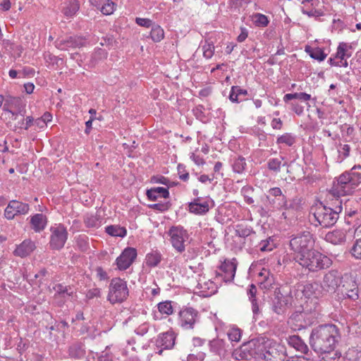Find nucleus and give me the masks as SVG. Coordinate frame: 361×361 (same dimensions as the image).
<instances>
[{
  "label": "nucleus",
  "mask_w": 361,
  "mask_h": 361,
  "mask_svg": "<svg viewBox=\"0 0 361 361\" xmlns=\"http://www.w3.org/2000/svg\"><path fill=\"white\" fill-rule=\"evenodd\" d=\"M106 232L111 236L124 237L126 235V229L118 225L108 226L105 228Z\"/></svg>",
  "instance_id": "nucleus-34"
},
{
  "label": "nucleus",
  "mask_w": 361,
  "mask_h": 361,
  "mask_svg": "<svg viewBox=\"0 0 361 361\" xmlns=\"http://www.w3.org/2000/svg\"><path fill=\"white\" fill-rule=\"evenodd\" d=\"M128 295L126 281L120 278L111 279L109 285L108 300L111 304L122 302Z\"/></svg>",
  "instance_id": "nucleus-7"
},
{
  "label": "nucleus",
  "mask_w": 361,
  "mask_h": 361,
  "mask_svg": "<svg viewBox=\"0 0 361 361\" xmlns=\"http://www.w3.org/2000/svg\"><path fill=\"white\" fill-rule=\"evenodd\" d=\"M256 360L283 361L287 357L285 345L267 337L256 338Z\"/></svg>",
  "instance_id": "nucleus-3"
},
{
  "label": "nucleus",
  "mask_w": 361,
  "mask_h": 361,
  "mask_svg": "<svg viewBox=\"0 0 361 361\" xmlns=\"http://www.w3.org/2000/svg\"><path fill=\"white\" fill-rule=\"evenodd\" d=\"M80 4L77 0H73L66 4L62 9L61 12L63 15L68 18H72L79 10Z\"/></svg>",
  "instance_id": "nucleus-30"
},
{
  "label": "nucleus",
  "mask_w": 361,
  "mask_h": 361,
  "mask_svg": "<svg viewBox=\"0 0 361 361\" xmlns=\"http://www.w3.org/2000/svg\"><path fill=\"white\" fill-rule=\"evenodd\" d=\"M351 253L356 259H361V238L355 241L351 249Z\"/></svg>",
  "instance_id": "nucleus-48"
},
{
  "label": "nucleus",
  "mask_w": 361,
  "mask_h": 361,
  "mask_svg": "<svg viewBox=\"0 0 361 361\" xmlns=\"http://www.w3.org/2000/svg\"><path fill=\"white\" fill-rule=\"evenodd\" d=\"M35 243L30 240H25L14 250V255L20 257L29 255L35 249Z\"/></svg>",
  "instance_id": "nucleus-27"
},
{
  "label": "nucleus",
  "mask_w": 361,
  "mask_h": 361,
  "mask_svg": "<svg viewBox=\"0 0 361 361\" xmlns=\"http://www.w3.org/2000/svg\"><path fill=\"white\" fill-rule=\"evenodd\" d=\"M288 344L302 353H307L309 350L306 343L298 336H292L288 339Z\"/></svg>",
  "instance_id": "nucleus-29"
},
{
  "label": "nucleus",
  "mask_w": 361,
  "mask_h": 361,
  "mask_svg": "<svg viewBox=\"0 0 361 361\" xmlns=\"http://www.w3.org/2000/svg\"><path fill=\"white\" fill-rule=\"evenodd\" d=\"M348 185H350L352 194L355 188L361 185V173L355 171L350 172V183H348Z\"/></svg>",
  "instance_id": "nucleus-37"
},
{
  "label": "nucleus",
  "mask_w": 361,
  "mask_h": 361,
  "mask_svg": "<svg viewBox=\"0 0 361 361\" xmlns=\"http://www.w3.org/2000/svg\"><path fill=\"white\" fill-rule=\"evenodd\" d=\"M176 336L173 331H167L159 335L156 340V345L160 350L158 354L161 355L164 349H171L175 345Z\"/></svg>",
  "instance_id": "nucleus-17"
},
{
  "label": "nucleus",
  "mask_w": 361,
  "mask_h": 361,
  "mask_svg": "<svg viewBox=\"0 0 361 361\" xmlns=\"http://www.w3.org/2000/svg\"><path fill=\"white\" fill-rule=\"evenodd\" d=\"M290 293V287L287 285L280 286L275 288L271 296V306L274 312L277 314H283L286 312Z\"/></svg>",
  "instance_id": "nucleus-6"
},
{
  "label": "nucleus",
  "mask_w": 361,
  "mask_h": 361,
  "mask_svg": "<svg viewBox=\"0 0 361 361\" xmlns=\"http://www.w3.org/2000/svg\"><path fill=\"white\" fill-rule=\"evenodd\" d=\"M170 206H171V204L169 202H159V203H155V204L148 205V207L150 209L160 211V212H165V211L168 210L169 209Z\"/></svg>",
  "instance_id": "nucleus-50"
},
{
  "label": "nucleus",
  "mask_w": 361,
  "mask_h": 361,
  "mask_svg": "<svg viewBox=\"0 0 361 361\" xmlns=\"http://www.w3.org/2000/svg\"><path fill=\"white\" fill-rule=\"evenodd\" d=\"M69 355L71 357L80 359L85 355V350L80 343H74L69 347Z\"/></svg>",
  "instance_id": "nucleus-35"
},
{
  "label": "nucleus",
  "mask_w": 361,
  "mask_h": 361,
  "mask_svg": "<svg viewBox=\"0 0 361 361\" xmlns=\"http://www.w3.org/2000/svg\"><path fill=\"white\" fill-rule=\"evenodd\" d=\"M159 312L161 314L170 315L173 313V307L171 301H164L158 304Z\"/></svg>",
  "instance_id": "nucleus-44"
},
{
  "label": "nucleus",
  "mask_w": 361,
  "mask_h": 361,
  "mask_svg": "<svg viewBox=\"0 0 361 361\" xmlns=\"http://www.w3.org/2000/svg\"><path fill=\"white\" fill-rule=\"evenodd\" d=\"M237 268V262L235 259L231 261L225 260L220 266V269L224 272V281L225 282H231L233 280Z\"/></svg>",
  "instance_id": "nucleus-21"
},
{
  "label": "nucleus",
  "mask_w": 361,
  "mask_h": 361,
  "mask_svg": "<svg viewBox=\"0 0 361 361\" xmlns=\"http://www.w3.org/2000/svg\"><path fill=\"white\" fill-rule=\"evenodd\" d=\"M228 337L230 341L238 342L241 338V331L238 328H232L228 332Z\"/></svg>",
  "instance_id": "nucleus-47"
},
{
  "label": "nucleus",
  "mask_w": 361,
  "mask_h": 361,
  "mask_svg": "<svg viewBox=\"0 0 361 361\" xmlns=\"http://www.w3.org/2000/svg\"><path fill=\"white\" fill-rule=\"evenodd\" d=\"M240 30H241V32L240 34L237 37V40L238 42H244L246 38L247 37V35H248V32H247V30L246 28L245 27H241L240 28Z\"/></svg>",
  "instance_id": "nucleus-61"
},
{
  "label": "nucleus",
  "mask_w": 361,
  "mask_h": 361,
  "mask_svg": "<svg viewBox=\"0 0 361 361\" xmlns=\"http://www.w3.org/2000/svg\"><path fill=\"white\" fill-rule=\"evenodd\" d=\"M302 293L307 298H321L326 293L322 285L316 281L306 283L303 286Z\"/></svg>",
  "instance_id": "nucleus-19"
},
{
  "label": "nucleus",
  "mask_w": 361,
  "mask_h": 361,
  "mask_svg": "<svg viewBox=\"0 0 361 361\" xmlns=\"http://www.w3.org/2000/svg\"><path fill=\"white\" fill-rule=\"evenodd\" d=\"M137 257V250L133 247H127L117 257L116 262L119 270H126L130 267Z\"/></svg>",
  "instance_id": "nucleus-15"
},
{
  "label": "nucleus",
  "mask_w": 361,
  "mask_h": 361,
  "mask_svg": "<svg viewBox=\"0 0 361 361\" xmlns=\"http://www.w3.org/2000/svg\"><path fill=\"white\" fill-rule=\"evenodd\" d=\"M56 47L61 50L68 48H76L83 47L85 44V39L81 37L73 36L66 39H61L56 41Z\"/></svg>",
  "instance_id": "nucleus-18"
},
{
  "label": "nucleus",
  "mask_w": 361,
  "mask_h": 361,
  "mask_svg": "<svg viewBox=\"0 0 361 361\" xmlns=\"http://www.w3.org/2000/svg\"><path fill=\"white\" fill-rule=\"evenodd\" d=\"M115 8L116 4L113 1L111 0H104L100 11L104 15H111L114 13Z\"/></svg>",
  "instance_id": "nucleus-41"
},
{
  "label": "nucleus",
  "mask_w": 361,
  "mask_h": 361,
  "mask_svg": "<svg viewBox=\"0 0 361 361\" xmlns=\"http://www.w3.org/2000/svg\"><path fill=\"white\" fill-rule=\"evenodd\" d=\"M25 113V111H22V114H21V112H20V119L14 125V129L15 130H17V128H20V129H23V128L24 129V126H25V118H24Z\"/></svg>",
  "instance_id": "nucleus-59"
},
{
  "label": "nucleus",
  "mask_w": 361,
  "mask_h": 361,
  "mask_svg": "<svg viewBox=\"0 0 361 361\" xmlns=\"http://www.w3.org/2000/svg\"><path fill=\"white\" fill-rule=\"evenodd\" d=\"M293 99L308 101V100L311 99V95L309 94H307L305 92H300V93L296 92V93H293V94H286L283 97L284 102H288V101Z\"/></svg>",
  "instance_id": "nucleus-39"
},
{
  "label": "nucleus",
  "mask_w": 361,
  "mask_h": 361,
  "mask_svg": "<svg viewBox=\"0 0 361 361\" xmlns=\"http://www.w3.org/2000/svg\"><path fill=\"white\" fill-rule=\"evenodd\" d=\"M198 312L192 307H187L180 311L179 317L181 326L185 329H193Z\"/></svg>",
  "instance_id": "nucleus-16"
},
{
  "label": "nucleus",
  "mask_w": 361,
  "mask_h": 361,
  "mask_svg": "<svg viewBox=\"0 0 361 361\" xmlns=\"http://www.w3.org/2000/svg\"><path fill=\"white\" fill-rule=\"evenodd\" d=\"M50 231V247L53 250H61L63 247L68 238L66 228L63 225L59 224L51 227Z\"/></svg>",
  "instance_id": "nucleus-9"
},
{
  "label": "nucleus",
  "mask_w": 361,
  "mask_h": 361,
  "mask_svg": "<svg viewBox=\"0 0 361 361\" xmlns=\"http://www.w3.org/2000/svg\"><path fill=\"white\" fill-rule=\"evenodd\" d=\"M229 99L232 102L239 103L240 102L243 101L244 99L243 98H238V96H237L236 91L233 90V87H232L231 90V92H230V94H229Z\"/></svg>",
  "instance_id": "nucleus-60"
},
{
  "label": "nucleus",
  "mask_w": 361,
  "mask_h": 361,
  "mask_svg": "<svg viewBox=\"0 0 361 361\" xmlns=\"http://www.w3.org/2000/svg\"><path fill=\"white\" fill-rule=\"evenodd\" d=\"M56 291L55 297H62L65 298L66 295L70 296L73 293V292H69L68 290L71 289L67 286H63L62 284H57L54 288Z\"/></svg>",
  "instance_id": "nucleus-45"
},
{
  "label": "nucleus",
  "mask_w": 361,
  "mask_h": 361,
  "mask_svg": "<svg viewBox=\"0 0 361 361\" xmlns=\"http://www.w3.org/2000/svg\"><path fill=\"white\" fill-rule=\"evenodd\" d=\"M346 231L342 229H336L328 232L325 235V240L334 245H340L345 242Z\"/></svg>",
  "instance_id": "nucleus-25"
},
{
  "label": "nucleus",
  "mask_w": 361,
  "mask_h": 361,
  "mask_svg": "<svg viewBox=\"0 0 361 361\" xmlns=\"http://www.w3.org/2000/svg\"><path fill=\"white\" fill-rule=\"evenodd\" d=\"M25 104L20 97H8L5 100L3 109L4 111H9L15 109L16 110H20V112L22 113V111H25Z\"/></svg>",
  "instance_id": "nucleus-26"
},
{
  "label": "nucleus",
  "mask_w": 361,
  "mask_h": 361,
  "mask_svg": "<svg viewBox=\"0 0 361 361\" xmlns=\"http://www.w3.org/2000/svg\"><path fill=\"white\" fill-rule=\"evenodd\" d=\"M260 250L262 251V252H264V251H271L273 250L274 248V245L273 243H270V240H263L260 243Z\"/></svg>",
  "instance_id": "nucleus-56"
},
{
  "label": "nucleus",
  "mask_w": 361,
  "mask_h": 361,
  "mask_svg": "<svg viewBox=\"0 0 361 361\" xmlns=\"http://www.w3.org/2000/svg\"><path fill=\"white\" fill-rule=\"evenodd\" d=\"M252 20L256 26L265 27L269 23L267 17L262 13H255L252 16Z\"/></svg>",
  "instance_id": "nucleus-43"
},
{
  "label": "nucleus",
  "mask_w": 361,
  "mask_h": 361,
  "mask_svg": "<svg viewBox=\"0 0 361 361\" xmlns=\"http://www.w3.org/2000/svg\"><path fill=\"white\" fill-rule=\"evenodd\" d=\"M340 340V331L336 325L322 324L312 329L310 345L315 353L323 355L321 361H337L340 357L334 350Z\"/></svg>",
  "instance_id": "nucleus-1"
},
{
  "label": "nucleus",
  "mask_w": 361,
  "mask_h": 361,
  "mask_svg": "<svg viewBox=\"0 0 361 361\" xmlns=\"http://www.w3.org/2000/svg\"><path fill=\"white\" fill-rule=\"evenodd\" d=\"M149 330V325L147 324V323H144L141 325H140L136 329H135V333L137 334V335H140V336H143L145 335V334L147 333Z\"/></svg>",
  "instance_id": "nucleus-58"
},
{
  "label": "nucleus",
  "mask_w": 361,
  "mask_h": 361,
  "mask_svg": "<svg viewBox=\"0 0 361 361\" xmlns=\"http://www.w3.org/2000/svg\"><path fill=\"white\" fill-rule=\"evenodd\" d=\"M190 159L197 164L202 165L204 164V159L200 156L196 155L195 153L190 154Z\"/></svg>",
  "instance_id": "nucleus-64"
},
{
  "label": "nucleus",
  "mask_w": 361,
  "mask_h": 361,
  "mask_svg": "<svg viewBox=\"0 0 361 361\" xmlns=\"http://www.w3.org/2000/svg\"><path fill=\"white\" fill-rule=\"evenodd\" d=\"M348 183H350V172L341 174L337 180V183L331 190L330 195L335 198H340V196L351 194Z\"/></svg>",
  "instance_id": "nucleus-13"
},
{
  "label": "nucleus",
  "mask_w": 361,
  "mask_h": 361,
  "mask_svg": "<svg viewBox=\"0 0 361 361\" xmlns=\"http://www.w3.org/2000/svg\"><path fill=\"white\" fill-rule=\"evenodd\" d=\"M203 56L206 59H210L214 54V47L213 44L206 43L202 46Z\"/></svg>",
  "instance_id": "nucleus-49"
},
{
  "label": "nucleus",
  "mask_w": 361,
  "mask_h": 361,
  "mask_svg": "<svg viewBox=\"0 0 361 361\" xmlns=\"http://www.w3.org/2000/svg\"><path fill=\"white\" fill-rule=\"evenodd\" d=\"M252 191V188L249 186H245L241 190V193L244 197L245 201L249 204L254 203V200L249 195Z\"/></svg>",
  "instance_id": "nucleus-51"
},
{
  "label": "nucleus",
  "mask_w": 361,
  "mask_h": 361,
  "mask_svg": "<svg viewBox=\"0 0 361 361\" xmlns=\"http://www.w3.org/2000/svg\"><path fill=\"white\" fill-rule=\"evenodd\" d=\"M135 22L137 25L142 27H149L154 25L152 21L148 18H136Z\"/></svg>",
  "instance_id": "nucleus-53"
},
{
  "label": "nucleus",
  "mask_w": 361,
  "mask_h": 361,
  "mask_svg": "<svg viewBox=\"0 0 361 361\" xmlns=\"http://www.w3.org/2000/svg\"><path fill=\"white\" fill-rule=\"evenodd\" d=\"M259 281L260 287L264 290H270L274 289L275 287V279L272 274L269 273V271L265 269H263L261 272L259 274Z\"/></svg>",
  "instance_id": "nucleus-22"
},
{
  "label": "nucleus",
  "mask_w": 361,
  "mask_h": 361,
  "mask_svg": "<svg viewBox=\"0 0 361 361\" xmlns=\"http://www.w3.org/2000/svg\"><path fill=\"white\" fill-rule=\"evenodd\" d=\"M342 210V200L335 197L326 204L320 202L311 208L314 221L323 228L334 226L337 222Z\"/></svg>",
  "instance_id": "nucleus-2"
},
{
  "label": "nucleus",
  "mask_w": 361,
  "mask_h": 361,
  "mask_svg": "<svg viewBox=\"0 0 361 361\" xmlns=\"http://www.w3.org/2000/svg\"><path fill=\"white\" fill-rule=\"evenodd\" d=\"M209 201L202 202V198L200 197L195 198L192 202L188 204L190 212L198 215L205 214L209 212Z\"/></svg>",
  "instance_id": "nucleus-20"
},
{
  "label": "nucleus",
  "mask_w": 361,
  "mask_h": 361,
  "mask_svg": "<svg viewBox=\"0 0 361 361\" xmlns=\"http://www.w3.org/2000/svg\"><path fill=\"white\" fill-rule=\"evenodd\" d=\"M245 166V159L242 157H239L238 158L235 159L233 164V169L234 172L238 173H242L244 171Z\"/></svg>",
  "instance_id": "nucleus-42"
},
{
  "label": "nucleus",
  "mask_w": 361,
  "mask_h": 361,
  "mask_svg": "<svg viewBox=\"0 0 361 361\" xmlns=\"http://www.w3.org/2000/svg\"><path fill=\"white\" fill-rule=\"evenodd\" d=\"M256 338L243 343L240 348L235 349L232 353V357L235 360L240 361L243 360H256Z\"/></svg>",
  "instance_id": "nucleus-10"
},
{
  "label": "nucleus",
  "mask_w": 361,
  "mask_h": 361,
  "mask_svg": "<svg viewBox=\"0 0 361 361\" xmlns=\"http://www.w3.org/2000/svg\"><path fill=\"white\" fill-rule=\"evenodd\" d=\"M343 277L339 271L337 270L329 271L323 278L322 287L325 293H335L338 291L341 283L343 279Z\"/></svg>",
  "instance_id": "nucleus-11"
},
{
  "label": "nucleus",
  "mask_w": 361,
  "mask_h": 361,
  "mask_svg": "<svg viewBox=\"0 0 361 361\" xmlns=\"http://www.w3.org/2000/svg\"><path fill=\"white\" fill-rule=\"evenodd\" d=\"M296 200H293L290 202H288L286 197L281 202L278 203V207L279 208H283L285 210L289 209H298L299 206L298 203L295 202Z\"/></svg>",
  "instance_id": "nucleus-46"
},
{
  "label": "nucleus",
  "mask_w": 361,
  "mask_h": 361,
  "mask_svg": "<svg viewBox=\"0 0 361 361\" xmlns=\"http://www.w3.org/2000/svg\"><path fill=\"white\" fill-rule=\"evenodd\" d=\"M256 293H257L256 286L254 284H251L250 286L248 291H247V294L249 295L250 300L256 299V298H255Z\"/></svg>",
  "instance_id": "nucleus-63"
},
{
  "label": "nucleus",
  "mask_w": 361,
  "mask_h": 361,
  "mask_svg": "<svg viewBox=\"0 0 361 361\" xmlns=\"http://www.w3.org/2000/svg\"><path fill=\"white\" fill-rule=\"evenodd\" d=\"M235 233L239 237L245 238L250 235L251 230L248 228L238 227V228L235 230Z\"/></svg>",
  "instance_id": "nucleus-54"
},
{
  "label": "nucleus",
  "mask_w": 361,
  "mask_h": 361,
  "mask_svg": "<svg viewBox=\"0 0 361 361\" xmlns=\"http://www.w3.org/2000/svg\"><path fill=\"white\" fill-rule=\"evenodd\" d=\"M150 37L154 42H161L164 37V30L161 26L154 24L150 32Z\"/></svg>",
  "instance_id": "nucleus-36"
},
{
  "label": "nucleus",
  "mask_w": 361,
  "mask_h": 361,
  "mask_svg": "<svg viewBox=\"0 0 361 361\" xmlns=\"http://www.w3.org/2000/svg\"><path fill=\"white\" fill-rule=\"evenodd\" d=\"M290 250L295 254V258H300L303 255L313 249L314 240L312 234L308 232H303L293 237L289 242Z\"/></svg>",
  "instance_id": "nucleus-5"
},
{
  "label": "nucleus",
  "mask_w": 361,
  "mask_h": 361,
  "mask_svg": "<svg viewBox=\"0 0 361 361\" xmlns=\"http://www.w3.org/2000/svg\"><path fill=\"white\" fill-rule=\"evenodd\" d=\"M30 224L32 230L36 233H39L45 228L47 224V218L43 214H35L30 216Z\"/></svg>",
  "instance_id": "nucleus-23"
},
{
  "label": "nucleus",
  "mask_w": 361,
  "mask_h": 361,
  "mask_svg": "<svg viewBox=\"0 0 361 361\" xmlns=\"http://www.w3.org/2000/svg\"><path fill=\"white\" fill-rule=\"evenodd\" d=\"M276 142L292 146L295 142V137L290 133H285L277 138Z\"/></svg>",
  "instance_id": "nucleus-40"
},
{
  "label": "nucleus",
  "mask_w": 361,
  "mask_h": 361,
  "mask_svg": "<svg viewBox=\"0 0 361 361\" xmlns=\"http://www.w3.org/2000/svg\"><path fill=\"white\" fill-rule=\"evenodd\" d=\"M301 256L300 258H295V260L303 268L311 272L327 269L332 264V261L329 257L314 248Z\"/></svg>",
  "instance_id": "nucleus-4"
},
{
  "label": "nucleus",
  "mask_w": 361,
  "mask_h": 361,
  "mask_svg": "<svg viewBox=\"0 0 361 361\" xmlns=\"http://www.w3.org/2000/svg\"><path fill=\"white\" fill-rule=\"evenodd\" d=\"M305 51L309 54L311 58L319 61H324L326 56V54H324L323 50L319 47L312 48L310 46H306Z\"/></svg>",
  "instance_id": "nucleus-33"
},
{
  "label": "nucleus",
  "mask_w": 361,
  "mask_h": 361,
  "mask_svg": "<svg viewBox=\"0 0 361 361\" xmlns=\"http://www.w3.org/2000/svg\"><path fill=\"white\" fill-rule=\"evenodd\" d=\"M269 195L273 196L275 198H277L278 197H279L280 199H281V202L286 198V196L284 195H283L282 191H281V188H271L269 190Z\"/></svg>",
  "instance_id": "nucleus-52"
},
{
  "label": "nucleus",
  "mask_w": 361,
  "mask_h": 361,
  "mask_svg": "<svg viewBox=\"0 0 361 361\" xmlns=\"http://www.w3.org/2000/svg\"><path fill=\"white\" fill-rule=\"evenodd\" d=\"M172 246L178 252L185 249V242L188 238L187 231L180 226H173L169 231Z\"/></svg>",
  "instance_id": "nucleus-12"
},
{
  "label": "nucleus",
  "mask_w": 361,
  "mask_h": 361,
  "mask_svg": "<svg viewBox=\"0 0 361 361\" xmlns=\"http://www.w3.org/2000/svg\"><path fill=\"white\" fill-rule=\"evenodd\" d=\"M339 299H350L356 300L358 299V287L354 279L348 275H345L342 283L338 290Z\"/></svg>",
  "instance_id": "nucleus-8"
},
{
  "label": "nucleus",
  "mask_w": 361,
  "mask_h": 361,
  "mask_svg": "<svg viewBox=\"0 0 361 361\" xmlns=\"http://www.w3.org/2000/svg\"><path fill=\"white\" fill-rule=\"evenodd\" d=\"M102 217L97 213L87 214L83 219L84 223L87 228H98L102 224Z\"/></svg>",
  "instance_id": "nucleus-31"
},
{
  "label": "nucleus",
  "mask_w": 361,
  "mask_h": 361,
  "mask_svg": "<svg viewBox=\"0 0 361 361\" xmlns=\"http://www.w3.org/2000/svg\"><path fill=\"white\" fill-rule=\"evenodd\" d=\"M161 259V255L159 252L149 253L146 256V264L149 267L157 266Z\"/></svg>",
  "instance_id": "nucleus-38"
},
{
  "label": "nucleus",
  "mask_w": 361,
  "mask_h": 361,
  "mask_svg": "<svg viewBox=\"0 0 361 361\" xmlns=\"http://www.w3.org/2000/svg\"><path fill=\"white\" fill-rule=\"evenodd\" d=\"M30 210V206L18 200H11L4 211L5 217L11 220L17 215L26 214Z\"/></svg>",
  "instance_id": "nucleus-14"
},
{
  "label": "nucleus",
  "mask_w": 361,
  "mask_h": 361,
  "mask_svg": "<svg viewBox=\"0 0 361 361\" xmlns=\"http://www.w3.org/2000/svg\"><path fill=\"white\" fill-rule=\"evenodd\" d=\"M209 348L210 352L219 356L220 357H225L226 353V341L223 339L216 338L210 341L209 343Z\"/></svg>",
  "instance_id": "nucleus-24"
},
{
  "label": "nucleus",
  "mask_w": 361,
  "mask_h": 361,
  "mask_svg": "<svg viewBox=\"0 0 361 361\" xmlns=\"http://www.w3.org/2000/svg\"><path fill=\"white\" fill-rule=\"evenodd\" d=\"M340 154L343 155V158H346L349 156L350 147L349 145H340V148L338 149Z\"/></svg>",
  "instance_id": "nucleus-55"
},
{
  "label": "nucleus",
  "mask_w": 361,
  "mask_h": 361,
  "mask_svg": "<svg viewBox=\"0 0 361 361\" xmlns=\"http://www.w3.org/2000/svg\"><path fill=\"white\" fill-rule=\"evenodd\" d=\"M283 161V158L282 157L269 159L267 161V168L276 173H279L281 166H287V163Z\"/></svg>",
  "instance_id": "nucleus-32"
},
{
  "label": "nucleus",
  "mask_w": 361,
  "mask_h": 361,
  "mask_svg": "<svg viewBox=\"0 0 361 361\" xmlns=\"http://www.w3.org/2000/svg\"><path fill=\"white\" fill-rule=\"evenodd\" d=\"M147 198L152 201H157L158 197L167 199L169 197V192L167 188L157 187L147 190Z\"/></svg>",
  "instance_id": "nucleus-28"
},
{
  "label": "nucleus",
  "mask_w": 361,
  "mask_h": 361,
  "mask_svg": "<svg viewBox=\"0 0 361 361\" xmlns=\"http://www.w3.org/2000/svg\"><path fill=\"white\" fill-rule=\"evenodd\" d=\"M151 181L155 183H161L165 185H169V180L164 176H153Z\"/></svg>",
  "instance_id": "nucleus-57"
},
{
  "label": "nucleus",
  "mask_w": 361,
  "mask_h": 361,
  "mask_svg": "<svg viewBox=\"0 0 361 361\" xmlns=\"http://www.w3.org/2000/svg\"><path fill=\"white\" fill-rule=\"evenodd\" d=\"M233 90H235L237 92V96L238 98H242V97H245L247 95V91L246 90L242 89L239 86H233Z\"/></svg>",
  "instance_id": "nucleus-62"
}]
</instances>
